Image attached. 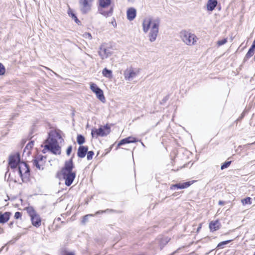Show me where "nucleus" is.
Returning <instances> with one entry per match:
<instances>
[{
	"mask_svg": "<svg viewBox=\"0 0 255 255\" xmlns=\"http://www.w3.org/2000/svg\"><path fill=\"white\" fill-rule=\"evenodd\" d=\"M111 0H99V4L101 7L100 9V13L106 16H109L112 15L113 12V7H110L109 10L106 11L104 8L110 6Z\"/></svg>",
	"mask_w": 255,
	"mask_h": 255,
	"instance_id": "nucleus-6",
	"label": "nucleus"
},
{
	"mask_svg": "<svg viewBox=\"0 0 255 255\" xmlns=\"http://www.w3.org/2000/svg\"><path fill=\"white\" fill-rule=\"evenodd\" d=\"M193 183V181H188L184 183H179L175 184L172 185L170 189L173 190L175 188L177 189H184L189 187Z\"/></svg>",
	"mask_w": 255,
	"mask_h": 255,
	"instance_id": "nucleus-12",
	"label": "nucleus"
},
{
	"mask_svg": "<svg viewBox=\"0 0 255 255\" xmlns=\"http://www.w3.org/2000/svg\"><path fill=\"white\" fill-rule=\"evenodd\" d=\"M5 69L4 66L0 63V75H2L5 73Z\"/></svg>",
	"mask_w": 255,
	"mask_h": 255,
	"instance_id": "nucleus-30",
	"label": "nucleus"
},
{
	"mask_svg": "<svg viewBox=\"0 0 255 255\" xmlns=\"http://www.w3.org/2000/svg\"><path fill=\"white\" fill-rule=\"evenodd\" d=\"M137 140L133 136H128L127 138L123 139L118 143V146H121L124 144L133 143L136 142Z\"/></svg>",
	"mask_w": 255,
	"mask_h": 255,
	"instance_id": "nucleus-16",
	"label": "nucleus"
},
{
	"mask_svg": "<svg viewBox=\"0 0 255 255\" xmlns=\"http://www.w3.org/2000/svg\"><path fill=\"white\" fill-rule=\"evenodd\" d=\"M94 155V152L92 151H90L87 152V159L88 160H91L92 159L93 156Z\"/></svg>",
	"mask_w": 255,
	"mask_h": 255,
	"instance_id": "nucleus-31",
	"label": "nucleus"
},
{
	"mask_svg": "<svg viewBox=\"0 0 255 255\" xmlns=\"http://www.w3.org/2000/svg\"><path fill=\"white\" fill-rule=\"evenodd\" d=\"M227 41H228L227 38H226L222 40L218 41L217 42V44L218 46H221L226 44L227 42Z\"/></svg>",
	"mask_w": 255,
	"mask_h": 255,
	"instance_id": "nucleus-28",
	"label": "nucleus"
},
{
	"mask_svg": "<svg viewBox=\"0 0 255 255\" xmlns=\"http://www.w3.org/2000/svg\"><path fill=\"white\" fill-rule=\"evenodd\" d=\"M92 0H79V5L83 13H87L91 9Z\"/></svg>",
	"mask_w": 255,
	"mask_h": 255,
	"instance_id": "nucleus-11",
	"label": "nucleus"
},
{
	"mask_svg": "<svg viewBox=\"0 0 255 255\" xmlns=\"http://www.w3.org/2000/svg\"><path fill=\"white\" fill-rule=\"evenodd\" d=\"M111 131L110 127L108 125L102 126L99 128H96L92 129L91 134L93 137L100 136H105L110 133Z\"/></svg>",
	"mask_w": 255,
	"mask_h": 255,
	"instance_id": "nucleus-5",
	"label": "nucleus"
},
{
	"mask_svg": "<svg viewBox=\"0 0 255 255\" xmlns=\"http://www.w3.org/2000/svg\"><path fill=\"white\" fill-rule=\"evenodd\" d=\"M241 202L243 205H245L246 204H252V198L250 197H247L246 198L243 199L241 200Z\"/></svg>",
	"mask_w": 255,
	"mask_h": 255,
	"instance_id": "nucleus-25",
	"label": "nucleus"
},
{
	"mask_svg": "<svg viewBox=\"0 0 255 255\" xmlns=\"http://www.w3.org/2000/svg\"><path fill=\"white\" fill-rule=\"evenodd\" d=\"M231 163V161L225 162L224 163H223L222 165V166L221 167V169L222 170H223V169H224L225 168H228L230 166Z\"/></svg>",
	"mask_w": 255,
	"mask_h": 255,
	"instance_id": "nucleus-29",
	"label": "nucleus"
},
{
	"mask_svg": "<svg viewBox=\"0 0 255 255\" xmlns=\"http://www.w3.org/2000/svg\"><path fill=\"white\" fill-rule=\"evenodd\" d=\"M77 141L79 144H82L85 142V138L82 135H78L77 136Z\"/></svg>",
	"mask_w": 255,
	"mask_h": 255,
	"instance_id": "nucleus-26",
	"label": "nucleus"
},
{
	"mask_svg": "<svg viewBox=\"0 0 255 255\" xmlns=\"http://www.w3.org/2000/svg\"><path fill=\"white\" fill-rule=\"evenodd\" d=\"M160 20L159 18L148 15L143 19L142 26L144 33L149 31L148 36L149 41L154 42L159 33Z\"/></svg>",
	"mask_w": 255,
	"mask_h": 255,
	"instance_id": "nucleus-1",
	"label": "nucleus"
},
{
	"mask_svg": "<svg viewBox=\"0 0 255 255\" xmlns=\"http://www.w3.org/2000/svg\"><path fill=\"white\" fill-rule=\"evenodd\" d=\"M45 157L42 155H39L32 161V164L35 166L37 169H43V166L44 164Z\"/></svg>",
	"mask_w": 255,
	"mask_h": 255,
	"instance_id": "nucleus-10",
	"label": "nucleus"
},
{
	"mask_svg": "<svg viewBox=\"0 0 255 255\" xmlns=\"http://www.w3.org/2000/svg\"><path fill=\"white\" fill-rule=\"evenodd\" d=\"M27 211L31 218L32 225L36 227H39L41 223V220L40 216L31 207L28 208Z\"/></svg>",
	"mask_w": 255,
	"mask_h": 255,
	"instance_id": "nucleus-7",
	"label": "nucleus"
},
{
	"mask_svg": "<svg viewBox=\"0 0 255 255\" xmlns=\"http://www.w3.org/2000/svg\"><path fill=\"white\" fill-rule=\"evenodd\" d=\"M72 146H69L68 147L67 151H66V153L68 155H69L70 154L71 151H72Z\"/></svg>",
	"mask_w": 255,
	"mask_h": 255,
	"instance_id": "nucleus-36",
	"label": "nucleus"
},
{
	"mask_svg": "<svg viewBox=\"0 0 255 255\" xmlns=\"http://www.w3.org/2000/svg\"><path fill=\"white\" fill-rule=\"evenodd\" d=\"M106 212V210H105V211H103V210H102V211H99L97 212L96 213V214H100V213H104V212Z\"/></svg>",
	"mask_w": 255,
	"mask_h": 255,
	"instance_id": "nucleus-37",
	"label": "nucleus"
},
{
	"mask_svg": "<svg viewBox=\"0 0 255 255\" xmlns=\"http://www.w3.org/2000/svg\"><path fill=\"white\" fill-rule=\"evenodd\" d=\"M57 138H61L59 134L56 132H50L48 138L44 142V147L42 152L45 153L46 150H48L55 154H60L61 153L60 147L58 144Z\"/></svg>",
	"mask_w": 255,
	"mask_h": 255,
	"instance_id": "nucleus-2",
	"label": "nucleus"
},
{
	"mask_svg": "<svg viewBox=\"0 0 255 255\" xmlns=\"http://www.w3.org/2000/svg\"><path fill=\"white\" fill-rule=\"evenodd\" d=\"M73 168V164L72 159H71L65 162L64 167L61 171V175L65 180V184L68 186L72 184L76 176L75 172L72 171Z\"/></svg>",
	"mask_w": 255,
	"mask_h": 255,
	"instance_id": "nucleus-3",
	"label": "nucleus"
},
{
	"mask_svg": "<svg viewBox=\"0 0 255 255\" xmlns=\"http://www.w3.org/2000/svg\"><path fill=\"white\" fill-rule=\"evenodd\" d=\"M219 204L221 205H224L225 204V202L224 201H220L219 202Z\"/></svg>",
	"mask_w": 255,
	"mask_h": 255,
	"instance_id": "nucleus-38",
	"label": "nucleus"
},
{
	"mask_svg": "<svg viewBox=\"0 0 255 255\" xmlns=\"http://www.w3.org/2000/svg\"><path fill=\"white\" fill-rule=\"evenodd\" d=\"M88 151V147L84 146H81L78 150V156L80 158H83L85 156Z\"/></svg>",
	"mask_w": 255,
	"mask_h": 255,
	"instance_id": "nucleus-18",
	"label": "nucleus"
},
{
	"mask_svg": "<svg viewBox=\"0 0 255 255\" xmlns=\"http://www.w3.org/2000/svg\"><path fill=\"white\" fill-rule=\"evenodd\" d=\"M21 217V213L19 212H15L14 214V218L16 219L20 218Z\"/></svg>",
	"mask_w": 255,
	"mask_h": 255,
	"instance_id": "nucleus-34",
	"label": "nucleus"
},
{
	"mask_svg": "<svg viewBox=\"0 0 255 255\" xmlns=\"http://www.w3.org/2000/svg\"><path fill=\"white\" fill-rule=\"evenodd\" d=\"M136 14V9L133 7H130L129 8L127 12V18L130 20L131 21L133 20Z\"/></svg>",
	"mask_w": 255,
	"mask_h": 255,
	"instance_id": "nucleus-15",
	"label": "nucleus"
},
{
	"mask_svg": "<svg viewBox=\"0 0 255 255\" xmlns=\"http://www.w3.org/2000/svg\"><path fill=\"white\" fill-rule=\"evenodd\" d=\"M255 48L251 46V47L250 48L248 52L246 54L245 57V59L247 60V59H249L250 57H251L252 56H253L255 53Z\"/></svg>",
	"mask_w": 255,
	"mask_h": 255,
	"instance_id": "nucleus-22",
	"label": "nucleus"
},
{
	"mask_svg": "<svg viewBox=\"0 0 255 255\" xmlns=\"http://www.w3.org/2000/svg\"><path fill=\"white\" fill-rule=\"evenodd\" d=\"M66 255H75L73 253H68L66 254Z\"/></svg>",
	"mask_w": 255,
	"mask_h": 255,
	"instance_id": "nucleus-40",
	"label": "nucleus"
},
{
	"mask_svg": "<svg viewBox=\"0 0 255 255\" xmlns=\"http://www.w3.org/2000/svg\"><path fill=\"white\" fill-rule=\"evenodd\" d=\"M99 55L102 59L107 58L111 55L109 50L101 46L99 50Z\"/></svg>",
	"mask_w": 255,
	"mask_h": 255,
	"instance_id": "nucleus-14",
	"label": "nucleus"
},
{
	"mask_svg": "<svg viewBox=\"0 0 255 255\" xmlns=\"http://www.w3.org/2000/svg\"><path fill=\"white\" fill-rule=\"evenodd\" d=\"M83 37L85 38H88L89 39H92V36L90 33L85 32L83 35Z\"/></svg>",
	"mask_w": 255,
	"mask_h": 255,
	"instance_id": "nucleus-32",
	"label": "nucleus"
},
{
	"mask_svg": "<svg viewBox=\"0 0 255 255\" xmlns=\"http://www.w3.org/2000/svg\"><path fill=\"white\" fill-rule=\"evenodd\" d=\"M231 241H232V240H227L226 241L222 242L218 245L217 247L219 248H221V249L223 248V246L228 244V243H230Z\"/></svg>",
	"mask_w": 255,
	"mask_h": 255,
	"instance_id": "nucleus-27",
	"label": "nucleus"
},
{
	"mask_svg": "<svg viewBox=\"0 0 255 255\" xmlns=\"http://www.w3.org/2000/svg\"><path fill=\"white\" fill-rule=\"evenodd\" d=\"M102 74L104 76L111 78L112 77V72L110 70H108L106 68H104L102 71Z\"/></svg>",
	"mask_w": 255,
	"mask_h": 255,
	"instance_id": "nucleus-23",
	"label": "nucleus"
},
{
	"mask_svg": "<svg viewBox=\"0 0 255 255\" xmlns=\"http://www.w3.org/2000/svg\"><path fill=\"white\" fill-rule=\"evenodd\" d=\"M94 215L93 214H88V215H87L86 216H85L84 217H83V222H86L87 220H88V217L89 216H93Z\"/></svg>",
	"mask_w": 255,
	"mask_h": 255,
	"instance_id": "nucleus-35",
	"label": "nucleus"
},
{
	"mask_svg": "<svg viewBox=\"0 0 255 255\" xmlns=\"http://www.w3.org/2000/svg\"><path fill=\"white\" fill-rule=\"evenodd\" d=\"M163 247V246H162L160 247V249L161 250L162 249Z\"/></svg>",
	"mask_w": 255,
	"mask_h": 255,
	"instance_id": "nucleus-44",
	"label": "nucleus"
},
{
	"mask_svg": "<svg viewBox=\"0 0 255 255\" xmlns=\"http://www.w3.org/2000/svg\"><path fill=\"white\" fill-rule=\"evenodd\" d=\"M135 0H128V1H130V2H133Z\"/></svg>",
	"mask_w": 255,
	"mask_h": 255,
	"instance_id": "nucleus-42",
	"label": "nucleus"
},
{
	"mask_svg": "<svg viewBox=\"0 0 255 255\" xmlns=\"http://www.w3.org/2000/svg\"><path fill=\"white\" fill-rule=\"evenodd\" d=\"M181 40L186 45L193 46L197 44L198 37L190 30H182L179 34Z\"/></svg>",
	"mask_w": 255,
	"mask_h": 255,
	"instance_id": "nucleus-4",
	"label": "nucleus"
},
{
	"mask_svg": "<svg viewBox=\"0 0 255 255\" xmlns=\"http://www.w3.org/2000/svg\"><path fill=\"white\" fill-rule=\"evenodd\" d=\"M22 166H23V167H24L25 168V169H26V170L25 171V172H29V169L27 167V165L25 163H22L21 164V165L19 166V167H18L19 173L20 176H22V171L21 169L22 168Z\"/></svg>",
	"mask_w": 255,
	"mask_h": 255,
	"instance_id": "nucleus-24",
	"label": "nucleus"
},
{
	"mask_svg": "<svg viewBox=\"0 0 255 255\" xmlns=\"http://www.w3.org/2000/svg\"><path fill=\"white\" fill-rule=\"evenodd\" d=\"M34 145V141H31L27 143L24 150V154L29 155L30 153V150H31Z\"/></svg>",
	"mask_w": 255,
	"mask_h": 255,
	"instance_id": "nucleus-21",
	"label": "nucleus"
},
{
	"mask_svg": "<svg viewBox=\"0 0 255 255\" xmlns=\"http://www.w3.org/2000/svg\"><path fill=\"white\" fill-rule=\"evenodd\" d=\"M91 90L96 95L97 98L102 102L105 103L106 99L103 94V91L99 88L96 84L91 83L90 84Z\"/></svg>",
	"mask_w": 255,
	"mask_h": 255,
	"instance_id": "nucleus-8",
	"label": "nucleus"
},
{
	"mask_svg": "<svg viewBox=\"0 0 255 255\" xmlns=\"http://www.w3.org/2000/svg\"><path fill=\"white\" fill-rule=\"evenodd\" d=\"M10 215L9 212H5L3 214L0 213V223L4 224L7 222L9 219Z\"/></svg>",
	"mask_w": 255,
	"mask_h": 255,
	"instance_id": "nucleus-19",
	"label": "nucleus"
},
{
	"mask_svg": "<svg viewBox=\"0 0 255 255\" xmlns=\"http://www.w3.org/2000/svg\"><path fill=\"white\" fill-rule=\"evenodd\" d=\"M221 224L219 221H212L209 224V228L211 231H215L220 228Z\"/></svg>",
	"mask_w": 255,
	"mask_h": 255,
	"instance_id": "nucleus-17",
	"label": "nucleus"
},
{
	"mask_svg": "<svg viewBox=\"0 0 255 255\" xmlns=\"http://www.w3.org/2000/svg\"><path fill=\"white\" fill-rule=\"evenodd\" d=\"M138 71L130 67L127 68L124 73L125 78L126 80L130 81L135 78L138 74Z\"/></svg>",
	"mask_w": 255,
	"mask_h": 255,
	"instance_id": "nucleus-9",
	"label": "nucleus"
},
{
	"mask_svg": "<svg viewBox=\"0 0 255 255\" xmlns=\"http://www.w3.org/2000/svg\"><path fill=\"white\" fill-rule=\"evenodd\" d=\"M142 146H145L144 144L143 143V142H141Z\"/></svg>",
	"mask_w": 255,
	"mask_h": 255,
	"instance_id": "nucleus-43",
	"label": "nucleus"
},
{
	"mask_svg": "<svg viewBox=\"0 0 255 255\" xmlns=\"http://www.w3.org/2000/svg\"><path fill=\"white\" fill-rule=\"evenodd\" d=\"M74 20L76 23H78L79 22H80L76 16H75Z\"/></svg>",
	"mask_w": 255,
	"mask_h": 255,
	"instance_id": "nucleus-39",
	"label": "nucleus"
},
{
	"mask_svg": "<svg viewBox=\"0 0 255 255\" xmlns=\"http://www.w3.org/2000/svg\"><path fill=\"white\" fill-rule=\"evenodd\" d=\"M217 4L216 0H209L207 4V8L208 10L212 11Z\"/></svg>",
	"mask_w": 255,
	"mask_h": 255,
	"instance_id": "nucleus-20",
	"label": "nucleus"
},
{
	"mask_svg": "<svg viewBox=\"0 0 255 255\" xmlns=\"http://www.w3.org/2000/svg\"><path fill=\"white\" fill-rule=\"evenodd\" d=\"M19 161V157L18 155L11 156L9 158V165L11 168H15Z\"/></svg>",
	"mask_w": 255,
	"mask_h": 255,
	"instance_id": "nucleus-13",
	"label": "nucleus"
},
{
	"mask_svg": "<svg viewBox=\"0 0 255 255\" xmlns=\"http://www.w3.org/2000/svg\"><path fill=\"white\" fill-rule=\"evenodd\" d=\"M169 241V240L167 239V238H165V239H162L160 241V244H164V245H165L166 244H167Z\"/></svg>",
	"mask_w": 255,
	"mask_h": 255,
	"instance_id": "nucleus-33",
	"label": "nucleus"
},
{
	"mask_svg": "<svg viewBox=\"0 0 255 255\" xmlns=\"http://www.w3.org/2000/svg\"><path fill=\"white\" fill-rule=\"evenodd\" d=\"M71 16L73 18H74L75 16H76V15L74 13H71Z\"/></svg>",
	"mask_w": 255,
	"mask_h": 255,
	"instance_id": "nucleus-41",
	"label": "nucleus"
}]
</instances>
